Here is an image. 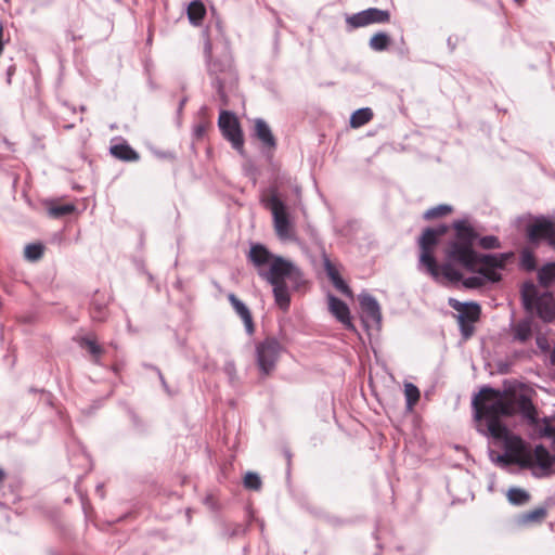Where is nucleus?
Instances as JSON below:
<instances>
[{"label":"nucleus","instance_id":"1","mask_svg":"<svg viewBox=\"0 0 555 555\" xmlns=\"http://www.w3.org/2000/svg\"><path fill=\"white\" fill-rule=\"evenodd\" d=\"M247 258L256 268L258 275L272 286L278 307L283 311L288 310L291 294L286 280L292 281L297 288L302 282L301 271L292 261L272 254L260 243L250 246Z\"/></svg>","mask_w":555,"mask_h":555},{"label":"nucleus","instance_id":"2","mask_svg":"<svg viewBox=\"0 0 555 555\" xmlns=\"http://www.w3.org/2000/svg\"><path fill=\"white\" fill-rule=\"evenodd\" d=\"M451 228L454 230V235L444 246L446 261L439 264V278L434 280L436 283L443 285H455L462 280V272L456 267L468 272H475L478 255L474 247L478 240V233L467 220H454Z\"/></svg>","mask_w":555,"mask_h":555},{"label":"nucleus","instance_id":"3","mask_svg":"<svg viewBox=\"0 0 555 555\" xmlns=\"http://www.w3.org/2000/svg\"><path fill=\"white\" fill-rule=\"evenodd\" d=\"M203 38L207 74L221 103L227 105V90L234 88L238 80L229 42L219 40L218 43H215L210 26L203 30Z\"/></svg>","mask_w":555,"mask_h":555},{"label":"nucleus","instance_id":"4","mask_svg":"<svg viewBox=\"0 0 555 555\" xmlns=\"http://www.w3.org/2000/svg\"><path fill=\"white\" fill-rule=\"evenodd\" d=\"M474 417L477 422L486 421L487 427L478 426L477 430L485 436L503 439L507 436V427L502 423V416H513L516 413L515 403L506 398V392L490 386H483L472 401Z\"/></svg>","mask_w":555,"mask_h":555},{"label":"nucleus","instance_id":"5","mask_svg":"<svg viewBox=\"0 0 555 555\" xmlns=\"http://www.w3.org/2000/svg\"><path fill=\"white\" fill-rule=\"evenodd\" d=\"M520 300L524 310L539 318L543 323L555 321V294L550 291L540 292L532 281H526L520 287Z\"/></svg>","mask_w":555,"mask_h":555},{"label":"nucleus","instance_id":"6","mask_svg":"<svg viewBox=\"0 0 555 555\" xmlns=\"http://www.w3.org/2000/svg\"><path fill=\"white\" fill-rule=\"evenodd\" d=\"M449 230L450 227L446 223H440L436 227H427L423 230L422 235L417 240V245L421 250L417 269L433 280L439 278V263L434 255V249L439 243L440 237L444 236Z\"/></svg>","mask_w":555,"mask_h":555},{"label":"nucleus","instance_id":"7","mask_svg":"<svg viewBox=\"0 0 555 555\" xmlns=\"http://www.w3.org/2000/svg\"><path fill=\"white\" fill-rule=\"evenodd\" d=\"M271 193L270 197L261 198V204L272 214L273 225L278 237L282 241L293 240L295 232L286 206L278 195L275 188H271Z\"/></svg>","mask_w":555,"mask_h":555},{"label":"nucleus","instance_id":"8","mask_svg":"<svg viewBox=\"0 0 555 555\" xmlns=\"http://www.w3.org/2000/svg\"><path fill=\"white\" fill-rule=\"evenodd\" d=\"M281 351V343L272 336L266 337L256 344L255 359L262 376H268L275 370Z\"/></svg>","mask_w":555,"mask_h":555},{"label":"nucleus","instance_id":"9","mask_svg":"<svg viewBox=\"0 0 555 555\" xmlns=\"http://www.w3.org/2000/svg\"><path fill=\"white\" fill-rule=\"evenodd\" d=\"M448 305L456 310L460 333L463 339L467 340L475 332L474 324L479 321L481 315V307L476 301L461 302L455 298H449Z\"/></svg>","mask_w":555,"mask_h":555},{"label":"nucleus","instance_id":"10","mask_svg":"<svg viewBox=\"0 0 555 555\" xmlns=\"http://www.w3.org/2000/svg\"><path fill=\"white\" fill-rule=\"evenodd\" d=\"M526 236L531 245L538 246L545 242L555 250V221L546 216H537L526 228Z\"/></svg>","mask_w":555,"mask_h":555},{"label":"nucleus","instance_id":"11","mask_svg":"<svg viewBox=\"0 0 555 555\" xmlns=\"http://www.w3.org/2000/svg\"><path fill=\"white\" fill-rule=\"evenodd\" d=\"M218 127L222 137L229 141L234 150L244 154V135L237 117L230 111H221Z\"/></svg>","mask_w":555,"mask_h":555},{"label":"nucleus","instance_id":"12","mask_svg":"<svg viewBox=\"0 0 555 555\" xmlns=\"http://www.w3.org/2000/svg\"><path fill=\"white\" fill-rule=\"evenodd\" d=\"M390 21V12L378 8H369L346 17L350 30L373 24H386Z\"/></svg>","mask_w":555,"mask_h":555},{"label":"nucleus","instance_id":"13","mask_svg":"<svg viewBox=\"0 0 555 555\" xmlns=\"http://www.w3.org/2000/svg\"><path fill=\"white\" fill-rule=\"evenodd\" d=\"M513 464L518 465L522 469H531L534 467V451L518 437L513 436Z\"/></svg>","mask_w":555,"mask_h":555},{"label":"nucleus","instance_id":"14","mask_svg":"<svg viewBox=\"0 0 555 555\" xmlns=\"http://www.w3.org/2000/svg\"><path fill=\"white\" fill-rule=\"evenodd\" d=\"M359 304L362 313V321L364 323L380 324L382 311L377 299L369 293H361L359 295Z\"/></svg>","mask_w":555,"mask_h":555},{"label":"nucleus","instance_id":"15","mask_svg":"<svg viewBox=\"0 0 555 555\" xmlns=\"http://www.w3.org/2000/svg\"><path fill=\"white\" fill-rule=\"evenodd\" d=\"M109 296L103 292L96 291L90 300L89 314L93 322H105L108 318Z\"/></svg>","mask_w":555,"mask_h":555},{"label":"nucleus","instance_id":"16","mask_svg":"<svg viewBox=\"0 0 555 555\" xmlns=\"http://www.w3.org/2000/svg\"><path fill=\"white\" fill-rule=\"evenodd\" d=\"M328 309L330 312L340 322L346 330L356 331V326L352 323L350 309L348 305L341 299L334 295H328Z\"/></svg>","mask_w":555,"mask_h":555},{"label":"nucleus","instance_id":"17","mask_svg":"<svg viewBox=\"0 0 555 555\" xmlns=\"http://www.w3.org/2000/svg\"><path fill=\"white\" fill-rule=\"evenodd\" d=\"M228 299L232 305L233 309L235 310V312L237 313V315H240V318L242 319L247 334L253 335L255 332V324L251 312L248 309V307L233 293L228 295Z\"/></svg>","mask_w":555,"mask_h":555},{"label":"nucleus","instance_id":"18","mask_svg":"<svg viewBox=\"0 0 555 555\" xmlns=\"http://www.w3.org/2000/svg\"><path fill=\"white\" fill-rule=\"evenodd\" d=\"M323 266H324V270H325L327 276L330 278V280L332 281L334 287L336 289H338L340 293H343L344 295L351 296L352 295L351 288L340 276L338 270L331 262V260L327 256H324V258H323Z\"/></svg>","mask_w":555,"mask_h":555},{"label":"nucleus","instance_id":"19","mask_svg":"<svg viewBox=\"0 0 555 555\" xmlns=\"http://www.w3.org/2000/svg\"><path fill=\"white\" fill-rule=\"evenodd\" d=\"M554 464L555 455H552L544 446H537L534 449V465H538L544 475H548L555 473Z\"/></svg>","mask_w":555,"mask_h":555},{"label":"nucleus","instance_id":"20","mask_svg":"<svg viewBox=\"0 0 555 555\" xmlns=\"http://www.w3.org/2000/svg\"><path fill=\"white\" fill-rule=\"evenodd\" d=\"M77 343L80 348L86 349L91 354L94 364L102 365L101 357L104 353V348L98 344L94 335L79 337Z\"/></svg>","mask_w":555,"mask_h":555},{"label":"nucleus","instance_id":"21","mask_svg":"<svg viewBox=\"0 0 555 555\" xmlns=\"http://www.w3.org/2000/svg\"><path fill=\"white\" fill-rule=\"evenodd\" d=\"M255 137L264 145L271 150L276 147V140L269 127V125L261 118L255 120Z\"/></svg>","mask_w":555,"mask_h":555},{"label":"nucleus","instance_id":"22","mask_svg":"<svg viewBox=\"0 0 555 555\" xmlns=\"http://www.w3.org/2000/svg\"><path fill=\"white\" fill-rule=\"evenodd\" d=\"M109 153L116 159L122 162H138L140 159V154L133 150L127 141H122L121 143L114 144L109 147Z\"/></svg>","mask_w":555,"mask_h":555},{"label":"nucleus","instance_id":"23","mask_svg":"<svg viewBox=\"0 0 555 555\" xmlns=\"http://www.w3.org/2000/svg\"><path fill=\"white\" fill-rule=\"evenodd\" d=\"M515 403L516 413H520L522 417L530 424L537 423V410L531 399L526 395H520L517 399H512Z\"/></svg>","mask_w":555,"mask_h":555},{"label":"nucleus","instance_id":"24","mask_svg":"<svg viewBox=\"0 0 555 555\" xmlns=\"http://www.w3.org/2000/svg\"><path fill=\"white\" fill-rule=\"evenodd\" d=\"M188 18L194 26H199L206 15V7L201 0H193L186 10Z\"/></svg>","mask_w":555,"mask_h":555},{"label":"nucleus","instance_id":"25","mask_svg":"<svg viewBox=\"0 0 555 555\" xmlns=\"http://www.w3.org/2000/svg\"><path fill=\"white\" fill-rule=\"evenodd\" d=\"M514 332V340L519 343H526L529 340L532 334V322L531 319L526 318L519 320L513 328Z\"/></svg>","mask_w":555,"mask_h":555},{"label":"nucleus","instance_id":"26","mask_svg":"<svg viewBox=\"0 0 555 555\" xmlns=\"http://www.w3.org/2000/svg\"><path fill=\"white\" fill-rule=\"evenodd\" d=\"M555 282V261L543 264L538 270V283L541 287L547 288Z\"/></svg>","mask_w":555,"mask_h":555},{"label":"nucleus","instance_id":"27","mask_svg":"<svg viewBox=\"0 0 555 555\" xmlns=\"http://www.w3.org/2000/svg\"><path fill=\"white\" fill-rule=\"evenodd\" d=\"M47 209L50 217L59 219L75 212L76 206L73 203L59 204L51 202Z\"/></svg>","mask_w":555,"mask_h":555},{"label":"nucleus","instance_id":"28","mask_svg":"<svg viewBox=\"0 0 555 555\" xmlns=\"http://www.w3.org/2000/svg\"><path fill=\"white\" fill-rule=\"evenodd\" d=\"M519 268L526 272H533L537 270V258L534 253L525 247L519 253Z\"/></svg>","mask_w":555,"mask_h":555},{"label":"nucleus","instance_id":"29","mask_svg":"<svg viewBox=\"0 0 555 555\" xmlns=\"http://www.w3.org/2000/svg\"><path fill=\"white\" fill-rule=\"evenodd\" d=\"M373 111L370 107L359 108L351 114L349 121L350 126L352 128H360L367 124L373 118Z\"/></svg>","mask_w":555,"mask_h":555},{"label":"nucleus","instance_id":"30","mask_svg":"<svg viewBox=\"0 0 555 555\" xmlns=\"http://www.w3.org/2000/svg\"><path fill=\"white\" fill-rule=\"evenodd\" d=\"M391 43V38L387 33L378 31L374 36L371 37L369 41V47L371 50L376 52L385 51L389 48Z\"/></svg>","mask_w":555,"mask_h":555},{"label":"nucleus","instance_id":"31","mask_svg":"<svg viewBox=\"0 0 555 555\" xmlns=\"http://www.w3.org/2000/svg\"><path fill=\"white\" fill-rule=\"evenodd\" d=\"M507 500L512 505L522 506L530 501V494L521 488H511L507 491Z\"/></svg>","mask_w":555,"mask_h":555},{"label":"nucleus","instance_id":"32","mask_svg":"<svg viewBox=\"0 0 555 555\" xmlns=\"http://www.w3.org/2000/svg\"><path fill=\"white\" fill-rule=\"evenodd\" d=\"M63 112L60 113L55 118V125L64 130H72L75 128L76 122H68L67 118L65 117L66 114H72L73 116L76 115V108L74 106L68 105L67 103L62 104Z\"/></svg>","mask_w":555,"mask_h":555},{"label":"nucleus","instance_id":"33","mask_svg":"<svg viewBox=\"0 0 555 555\" xmlns=\"http://www.w3.org/2000/svg\"><path fill=\"white\" fill-rule=\"evenodd\" d=\"M503 439L505 440V452L504 454L498 455L494 462L499 465L506 466L513 464V436L507 435Z\"/></svg>","mask_w":555,"mask_h":555},{"label":"nucleus","instance_id":"34","mask_svg":"<svg viewBox=\"0 0 555 555\" xmlns=\"http://www.w3.org/2000/svg\"><path fill=\"white\" fill-rule=\"evenodd\" d=\"M404 396H405V402H406V409L409 411H411L414 405L417 403V401L420 400V390L418 388L412 384V383H406L404 385Z\"/></svg>","mask_w":555,"mask_h":555},{"label":"nucleus","instance_id":"35","mask_svg":"<svg viewBox=\"0 0 555 555\" xmlns=\"http://www.w3.org/2000/svg\"><path fill=\"white\" fill-rule=\"evenodd\" d=\"M248 530V525L243 524H228L223 527L222 535L231 539L244 535Z\"/></svg>","mask_w":555,"mask_h":555},{"label":"nucleus","instance_id":"36","mask_svg":"<svg viewBox=\"0 0 555 555\" xmlns=\"http://www.w3.org/2000/svg\"><path fill=\"white\" fill-rule=\"evenodd\" d=\"M44 246L41 243H31L26 245L24 255L29 261H37L43 256Z\"/></svg>","mask_w":555,"mask_h":555},{"label":"nucleus","instance_id":"37","mask_svg":"<svg viewBox=\"0 0 555 555\" xmlns=\"http://www.w3.org/2000/svg\"><path fill=\"white\" fill-rule=\"evenodd\" d=\"M451 211H452V207L450 205L440 204L438 206H435V207H431V208L427 209L424 212L423 218L425 220H431V219H435V218H439V217L446 216V215L450 214Z\"/></svg>","mask_w":555,"mask_h":555},{"label":"nucleus","instance_id":"38","mask_svg":"<svg viewBox=\"0 0 555 555\" xmlns=\"http://www.w3.org/2000/svg\"><path fill=\"white\" fill-rule=\"evenodd\" d=\"M243 485L248 490L259 491L262 487V481L258 474L248 472L244 477Z\"/></svg>","mask_w":555,"mask_h":555},{"label":"nucleus","instance_id":"39","mask_svg":"<svg viewBox=\"0 0 555 555\" xmlns=\"http://www.w3.org/2000/svg\"><path fill=\"white\" fill-rule=\"evenodd\" d=\"M546 508L543 506L537 507L524 514V520L529 522H539L546 516Z\"/></svg>","mask_w":555,"mask_h":555},{"label":"nucleus","instance_id":"40","mask_svg":"<svg viewBox=\"0 0 555 555\" xmlns=\"http://www.w3.org/2000/svg\"><path fill=\"white\" fill-rule=\"evenodd\" d=\"M459 283H462L463 287L467 289H476L483 286V278H481L480 274L479 276L474 275L468 278L462 275V280Z\"/></svg>","mask_w":555,"mask_h":555},{"label":"nucleus","instance_id":"41","mask_svg":"<svg viewBox=\"0 0 555 555\" xmlns=\"http://www.w3.org/2000/svg\"><path fill=\"white\" fill-rule=\"evenodd\" d=\"M495 261H496V255L478 253L477 260H476V268L478 266L482 264V266H485L483 268L495 269V264H496Z\"/></svg>","mask_w":555,"mask_h":555},{"label":"nucleus","instance_id":"42","mask_svg":"<svg viewBox=\"0 0 555 555\" xmlns=\"http://www.w3.org/2000/svg\"><path fill=\"white\" fill-rule=\"evenodd\" d=\"M479 245L483 249H496L501 247V243L495 235H486L479 238Z\"/></svg>","mask_w":555,"mask_h":555},{"label":"nucleus","instance_id":"43","mask_svg":"<svg viewBox=\"0 0 555 555\" xmlns=\"http://www.w3.org/2000/svg\"><path fill=\"white\" fill-rule=\"evenodd\" d=\"M478 272L481 278H483V282L490 281V282H499L501 280V274L495 271V269L490 268H476V271Z\"/></svg>","mask_w":555,"mask_h":555},{"label":"nucleus","instance_id":"44","mask_svg":"<svg viewBox=\"0 0 555 555\" xmlns=\"http://www.w3.org/2000/svg\"><path fill=\"white\" fill-rule=\"evenodd\" d=\"M543 423L544 426L540 430L541 436L550 438L555 442V425H551L547 418H543Z\"/></svg>","mask_w":555,"mask_h":555},{"label":"nucleus","instance_id":"45","mask_svg":"<svg viewBox=\"0 0 555 555\" xmlns=\"http://www.w3.org/2000/svg\"><path fill=\"white\" fill-rule=\"evenodd\" d=\"M223 372L228 375L230 382L233 383L236 378V366L234 361H227L223 366Z\"/></svg>","mask_w":555,"mask_h":555},{"label":"nucleus","instance_id":"46","mask_svg":"<svg viewBox=\"0 0 555 555\" xmlns=\"http://www.w3.org/2000/svg\"><path fill=\"white\" fill-rule=\"evenodd\" d=\"M207 122H198L193 127V137L196 140H201L207 131Z\"/></svg>","mask_w":555,"mask_h":555},{"label":"nucleus","instance_id":"47","mask_svg":"<svg viewBox=\"0 0 555 555\" xmlns=\"http://www.w3.org/2000/svg\"><path fill=\"white\" fill-rule=\"evenodd\" d=\"M535 344H537L538 348L543 352H546L550 350L548 339L544 335H541V334L538 335L535 338Z\"/></svg>","mask_w":555,"mask_h":555},{"label":"nucleus","instance_id":"48","mask_svg":"<svg viewBox=\"0 0 555 555\" xmlns=\"http://www.w3.org/2000/svg\"><path fill=\"white\" fill-rule=\"evenodd\" d=\"M204 504L209 507L211 511H217L219 508L218 503L212 494H207L204 499Z\"/></svg>","mask_w":555,"mask_h":555},{"label":"nucleus","instance_id":"49","mask_svg":"<svg viewBox=\"0 0 555 555\" xmlns=\"http://www.w3.org/2000/svg\"><path fill=\"white\" fill-rule=\"evenodd\" d=\"M511 254H498L496 255V264H495V269H502L504 268L505 266V262L507 261V259L509 258Z\"/></svg>","mask_w":555,"mask_h":555},{"label":"nucleus","instance_id":"50","mask_svg":"<svg viewBox=\"0 0 555 555\" xmlns=\"http://www.w3.org/2000/svg\"><path fill=\"white\" fill-rule=\"evenodd\" d=\"M157 376H158V378H159V382H160V384H162L163 389H164V390H165L169 396H172V395H173V392L171 391V389H170V387H169V385H168V383H167V380H166L165 376L163 375L162 371H158V375H157Z\"/></svg>","mask_w":555,"mask_h":555},{"label":"nucleus","instance_id":"51","mask_svg":"<svg viewBox=\"0 0 555 555\" xmlns=\"http://www.w3.org/2000/svg\"><path fill=\"white\" fill-rule=\"evenodd\" d=\"M41 395L43 396V400L47 404H52V395L49 391L40 390Z\"/></svg>","mask_w":555,"mask_h":555},{"label":"nucleus","instance_id":"52","mask_svg":"<svg viewBox=\"0 0 555 555\" xmlns=\"http://www.w3.org/2000/svg\"><path fill=\"white\" fill-rule=\"evenodd\" d=\"M7 478L8 473L2 467H0V490L3 488Z\"/></svg>","mask_w":555,"mask_h":555},{"label":"nucleus","instance_id":"53","mask_svg":"<svg viewBox=\"0 0 555 555\" xmlns=\"http://www.w3.org/2000/svg\"><path fill=\"white\" fill-rule=\"evenodd\" d=\"M95 492L99 494V496L101 499H104L105 498V492H104V485L103 483H99L95 488Z\"/></svg>","mask_w":555,"mask_h":555},{"label":"nucleus","instance_id":"54","mask_svg":"<svg viewBox=\"0 0 555 555\" xmlns=\"http://www.w3.org/2000/svg\"><path fill=\"white\" fill-rule=\"evenodd\" d=\"M284 455L286 457V461H287V466L289 467L291 466V463H292V453L288 449H285L284 450Z\"/></svg>","mask_w":555,"mask_h":555},{"label":"nucleus","instance_id":"55","mask_svg":"<svg viewBox=\"0 0 555 555\" xmlns=\"http://www.w3.org/2000/svg\"><path fill=\"white\" fill-rule=\"evenodd\" d=\"M2 35H3V27L0 24V55L2 54L3 48H4V44H3V41H2Z\"/></svg>","mask_w":555,"mask_h":555},{"label":"nucleus","instance_id":"56","mask_svg":"<svg viewBox=\"0 0 555 555\" xmlns=\"http://www.w3.org/2000/svg\"><path fill=\"white\" fill-rule=\"evenodd\" d=\"M144 367L151 371H154L158 375V371H160L156 365L154 364H144Z\"/></svg>","mask_w":555,"mask_h":555},{"label":"nucleus","instance_id":"57","mask_svg":"<svg viewBox=\"0 0 555 555\" xmlns=\"http://www.w3.org/2000/svg\"><path fill=\"white\" fill-rule=\"evenodd\" d=\"M185 102H186V98H183L180 103H179V108L178 111L181 112L183 109V106L185 105Z\"/></svg>","mask_w":555,"mask_h":555},{"label":"nucleus","instance_id":"58","mask_svg":"<svg viewBox=\"0 0 555 555\" xmlns=\"http://www.w3.org/2000/svg\"><path fill=\"white\" fill-rule=\"evenodd\" d=\"M112 371L115 373V374H119V371H120V366L118 364H114L112 366Z\"/></svg>","mask_w":555,"mask_h":555},{"label":"nucleus","instance_id":"59","mask_svg":"<svg viewBox=\"0 0 555 555\" xmlns=\"http://www.w3.org/2000/svg\"><path fill=\"white\" fill-rule=\"evenodd\" d=\"M215 30H216L218 34H220V35H221V29H220L219 24H216V26H215Z\"/></svg>","mask_w":555,"mask_h":555},{"label":"nucleus","instance_id":"60","mask_svg":"<svg viewBox=\"0 0 555 555\" xmlns=\"http://www.w3.org/2000/svg\"><path fill=\"white\" fill-rule=\"evenodd\" d=\"M515 2L521 4L524 2V0H515Z\"/></svg>","mask_w":555,"mask_h":555},{"label":"nucleus","instance_id":"61","mask_svg":"<svg viewBox=\"0 0 555 555\" xmlns=\"http://www.w3.org/2000/svg\"><path fill=\"white\" fill-rule=\"evenodd\" d=\"M80 111H81V112H85V111H86V107H85V106H81V107H80Z\"/></svg>","mask_w":555,"mask_h":555},{"label":"nucleus","instance_id":"62","mask_svg":"<svg viewBox=\"0 0 555 555\" xmlns=\"http://www.w3.org/2000/svg\"><path fill=\"white\" fill-rule=\"evenodd\" d=\"M82 120H83V118H82V117H79V118H78V121H79V122H82Z\"/></svg>","mask_w":555,"mask_h":555},{"label":"nucleus","instance_id":"63","mask_svg":"<svg viewBox=\"0 0 555 555\" xmlns=\"http://www.w3.org/2000/svg\"><path fill=\"white\" fill-rule=\"evenodd\" d=\"M551 47L553 48V50L555 51V47L551 43Z\"/></svg>","mask_w":555,"mask_h":555}]
</instances>
